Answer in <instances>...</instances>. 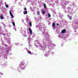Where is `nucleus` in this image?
I'll return each instance as SVG.
<instances>
[{"instance_id": "1", "label": "nucleus", "mask_w": 78, "mask_h": 78, "mask_svg": "<svg viewBox=\"0 0 78 78\" xmlns=\"http://www.w3.org/2000/svg\"><path fill=\"white\" fill-rule=\"evenodd\" d=\"M10 12V16H11V18H13L14 17V16L12 14V13H11V10L9 11Z\"/></svg>"}, {"instance_id": "2", "label": "nucleus", "mask_w": 78, "mask_h": 78, "mask_svg": "<svg viewBox=\"0 0 78 78\" xmlns=\"http://www.w3.org/2000/svg\"><path fill=\"white\" fill-rule=\"evenodd\" d=\"M29 31L30 34H32V30L30 28H29Z\"/></svg>"}, {"instance_id": "3", "label": "nucleus", "mask_w": 78, "mask_h": 78, "mask_svg": "<svg viewBox=\"0 0 78 78\" xmlns=\"http://www.w3.org/2000/svg\"><path fill=\"white\" fill-rule=\"evenodd\" d=\"M66 29L62 30V34H63V33H65V32H66Z\"/></svg>"}, {"instance_id": "4", "label": "nucleus", "mask_w": 78, "mask_h": 78, "mask_svg": "<svg viewBox=\"0 0 78 78\" xmlns=\"http://www.w3.org/2000/svg\"><path fill=\"white\" fill-rule=\"evenodd\" d=\"M0 19H3V16L2 15L0 16Z\"/></svg>"}, {"instance_id": "5", "label": "nucleus", "mask_w": 78, "mask_h": 78, "mask_svg": "<svg viewBox=\"0 0 78 78\" xmlns=\"http://www.w3.org/2000/svg\"><path fill=\"white\" fill-rule=\"evenodd\" d=\"M52 27H55V23H52Z\"/></svg>"}, {"instance_id": "6", "label": "nucleus", "mask_w": 78, "mask_h": 78, "mask_svg": "<svg viewBox=\"0 0 78 78\" xmlns=\"http://www.w3.org/2000/svg\"><path fill=\"white\" fill-rule=\"evenodd\" d=\"M27 11H25L23 13L24 14H27Z\"/></svg>"}, {"instance_id": "7", "label": "nucleus", "mask_w": 78, "mask_h": 78, "mask_svg": "<svg viewBox=\"0 0 78 78\" xmlns=\"http://www.w3.org/2000/svg\"><path fill=\"white\" fill-rule=\"evenodd\" d=\"M29 25L31 27L32 26V24H31V22H30Z\"/></svg>"}, {"instance_id": "8", "label": "nucleus", "mask_w": 78, "mask_h": 78, "mask_svg": "<svg viewBox=\"0 0 78 78\" xmlns=\"http://www.w3.org/2000/svg\"><path fill=\"white\" fill-rule=\"evenodd\" d=\"M12 25L14 27H15V23H14V22H12Z\"/></svg>"}, {"instance_id": "9", "label": "nucleus", "mask_w": 78, "mask_h": 78, "mask_svg": "<svg viewBox=\"0 0 78 78\" xmlns=\"http://www.w3.org/2000/svg\"><path fill=\"white\" fill-rule=\"evenodd\" d=\"M28 53H29V54H31V52L29 51H28Z\"/></svg>"}, {"instance_id": "10", "label": "nucleus", "mask_w": 78, "mask_h": 78, "mask_svg": "<svg viewBox=\"0 0 78 78\" xmlns=\"http://www.w3.org/2000/svg\"><path fill=\"white\" fill-rule=\"evenodd\" d=\"M48 17H50L51 15H50V14H48Z\"/></svg>"}, {"instance_id": "11", "label": "nucleus", "mask_w": 78, "mask_h": 78, "mask_svg": "<svg viewBox=\"0 0 78 78\" xmlns=\"http://www.w3.org/2000/svg\"><path fill=\"white\" fill-rule=\"evenodd\" d=\"M44 8H46V5L45 4H44Z\"/></svg>"}, {"instance_id": "12", "label": "nucleus", "mask_w": 78, "mask_h": 78, "mask_svg": "<svg viewBox=\"0 0 78 78\" xmlns=\"http://www.w3.org/2000/svg\"><path fill=\"white\" fill-rule=\"evenodd\" d=\"M37 13L38 15H40V12L38 11L37 12Z\"/></svg>"}, {"instance_id": "13", "label": "nucleus", "mask_w": 78, "mask_h": 78, "mask_svg": "<svg viewBox=\"0 0 78 78\" xmlns=\"http://www.w3.org/2000/svg\"><path fill=\"white\" fill-rule=\"evenodd\" d=\"M20 65L21 66H23L24 65V64H22V63H20Z\"/></svg>"}, {"instance_id": "14", "label": "nucleus", "mask_w": 78, "mask_h": 78, "mask_svg": "<svg viewBox=\"0 0 78 78\" xmlns=\"http://www.w3.org/2000/svg\"><path fill=\"white\" fill-rule=\"evenodd\" d=\"M24 10L25 11H27V8H24Z\"/></svg>"}, {"instance_id": "15", "label": "nucleus", "mask_w": 78, "mask_h": 78, "mask_svg": "<svg viewBox=\"0 0 78 78\" xmlns=\"http://www.w3.org/2000/svg\"><path fill=\"white\" fill-rule=\"evenodd\" d=\"M5 6H6V8H8V5H6Z\"/></svg>"}, {"instance_id": "16", "label": "nucleus", "mask_w": 78, "mask_h": 78, "mask_svg": "<svg viewBox=\"0 0 78 78\" xmlns=\"http://www.w3.org/2000/svg\"><path fill=\"white\" fill-rule=\"evenodd\" d=\"M45 12L44 11V12H43L42 14H45Z\"/></svg>"}, {"instance_id": "17", "label": "nucleus", "mask_w": 78, "mask_h": 78, "mask_svg": "<svg viewBox=\"0 0 78 78\" xmlns=\"http://www.w3.org/2000/svg\"><path fill=\"white\" fill-rule=\"evenodd\" d=\"M69 19L70 20H71V19H72V17H70L69 18Z\"/></svg>"}, {"instance_id": "18", "label": "nucleus", "mask_w": 78, "mask_h": 78, "mask_svg": "<svg viewBox=\"0 0 78 78\" xmlns=\"http://www.w3.org/2000/svg\"><path fill=\"white\" fill-rule=\"evenodd\" d=\"M57 25H59V24H56Z\"/></svg>"}, {"instance_id": "19", "label": "nucleus", "mask_w": 78, "mask_h": 78, "mask_svg": "<svg viewBox=\"0 0 78 78\" xmlns=\"http://www.w3.org/2000/svg\"><path fill=\"white\" fill-rule=\"evenodd\" d=\"M42 12H44V10H42Z\"/></svg>"}, {"instance_id": "20", "label": "nucleus", "mask_w": 78, "mask_h": 78, "mask_svg": "<svg viewBox=\"0 0 78 78\" xmlns=\"http://www.w3.org/2000/svg\"><path fill=\"white\" fill-rule=\"evenodd\" d=\"M58 36H60L61 35H59Z\"/></svg>"}]
</instances>
